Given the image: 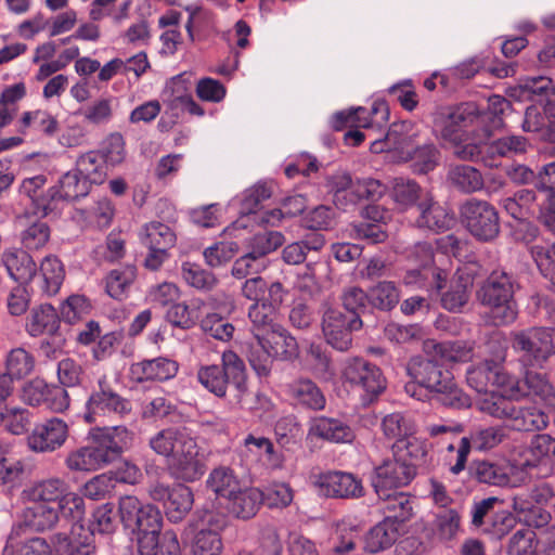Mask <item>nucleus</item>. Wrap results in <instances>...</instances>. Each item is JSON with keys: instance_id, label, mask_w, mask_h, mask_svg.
I'll use <instances>...</instances> for the list:
<instances>
[{"instance_id": "38", "label": "nucleus", "mask_w": 555, "mask_h": 555, "mask_svg": "<svg viewBox=\"0 0 555 555\" xmlns=\"http://www.w3.org/2000/svg\"><path fill=\"white\" fill-rule=\"evenodd\" d=\"M272 358L292 360L298 356V344L282 325L261 339Z\"/></svg>"}, {"instance_id": "34", "label": "nucleus", "mask_w": 555, "mask_h": 555, "mask_svg": "<svg viewBox=\"0 0 555 555\" xmlns=\"http://www.w3.org/2000/svg\"><path fill=\"white\" fill-rule=\"evenodd\" d=\"M473 272L461 271L457 279L451 283L450 288L442 295L441 305L451 312H459L468 302L473 286Z\"/></svg>"}, {"instance_id": "57", "label": "nucleus", "mask_w": 555, "mask_h": 555, "mask_svg": "<svg viewBox=\"0 0 555 555\" xmlns=\"http://www.w3.org/2000/svg\"><path fill=\"white\" fill-rule=\"evenodd\" d=\"M370 305L382 311H389L399 302V291L393 282H379L370 289Z\"/></svg>"}, {"instance_id": "11", "label": "nucleus", "mask_w": 555, "mask_h": 555, "mask_svg": "<svg viewBox=\"0 0 555 555\" xmlns=\"http://www.w3.org/2000/svg\"><path fill=\"white\" fill-rule=\"evenodd\" d=\"M132 411L131 402L116 392L105 377L98 382L86 402L83 418L87 423H94L96 416L117 415L124 417Z\"/></svg>"}, {"instance_id": "8", "label": "nucleus", "mask_w": 555, "mask_h": 555, "mask_svg": "<svg viewBox=\"0 0 555 555\" xmlns=\"http://www.w3.org/2000/svg\"><path fill=\"white\" fill-rule=\"evenodd\" d=\"M133 440V433L126 426H113L96 429L88 446L93 470H98L120 457Z\"/></svg>"}, {"instance_id": "12", "label": "nucleus", "mask_w": 555, "mask_h": 555, "mask_svg": "<svg viewBox=\"0 0 555 555\" xmlns=\"http://www.w3.org/2000/svg\"><path fill=\"white\" fill-rule=\"evenodd\" d=\"M118 511L125 528L132 532H160L163 515L151 503H143L137 496L125 495L119 499Z\"/></svg>"}, {"instance_id": "40", "label": "nucleus", "mask_w": 555, "mask_h": 555, "mask_svg": "<svg viewBox=\"0 0 555 555\" xmlns=\"http://www.w3.org/2000/svg\"><path fill=\"white\" fill-rule=\"evenodd\" d=\"M206 487L218 498L228 500L240 490L241 483L230 467L219 466L210 472L206 480Z\"/></svg>"}, {"instance_id": "46", "label": "nucleus", "mask_w": 555, "mask_h": 555, "mask_svg": "<svg viewBox=\"0 0 555 555\" xmlns=\"http://www.w3.org/2000/svg\"><path fill=\"white\" fill-rule=\"evenodd\" d=\"M67 490L68 486L63 479L49 478L30 488L27 496L29 501L51 505V503L60 501Z\"/></svg>"}, {"instance_id": "24", "label": "nucleus", "mask_w": 555, "mask_h": 555, "mask_svg": "<svg viewBox=\"0 0 555 555\" xmlns=\"http://www.w3.org/2000/svg\"><path fill=\"white\" fill-rule=\"evenodd\" d=\"M238 452L242 457H245L247 464L264 457L271 468H281L283 465L282 455L275 451L273 442L263 436L247 435Z\"/></svg>"}, {"instance_id": "51", "label": "nucleus", "mask_w": 555, "mask_h": 555, "mask_svg": "<svg viewBox=\"0 0 555 555\" xmlns=\"http://www.w3.org/2000/svg\"><path fill=\"white\" fill-rule=\"evenodd\" d=\"M102 162L106 166H118L126 159V142L121 133H109L100 144L98 150Z\"/></svg>"}, {"instance_id": "17", "label": "nucleus", "mask_w": 555, "mask_h": 555, "mask_svg": "<svg viewBox=\"0 0 555 555\" xmlns=\"http://www.w3.org/2000/svg\"><path fill=\"white\" fill-rule=\"evenodd\" d=\"M479 118L476 105L466 103L452 108L441 120L436 121V128L444 141L459 142L466 135L465 130Z\"/></svg>"}, {"instance_id": "43", "label": "nucleus", "mask_w": 555, "mask_h": 555, "mask_svg": "<svg viewBox=\"0 0 555 555\" xmlns=\"http://www.w3.org/2000/svg\"><path fill=\"white\" fill-rule=\"evenodd\" d=\"M135 276L137 269L133 266L112 270L105 279L106 293L116 300H124Z\"/></svg>"}, {"instance_id": "18", "label": "nucleus", "mask_w": 555, "mask_h": 555, "mask_svg": "<svg viewBox=\"0 0 555 555\" xmlns=\"http://www.w3.org/2000/svg\"><path fill=\"white\" fill-rule=\"evenodd\" d=\"M525 369L522 378L511 386L512 397L518 399L525 396H533L546 406L555 408V387L548 377L534 371V367Z\"/></svg>"}, {"instance_id": "27", "label": "nucleus", "mask_w": 555, "mask_h": 555, "mask_svg": "<svg viewBox=\"0 0 555 555\" xmlns=\"http://www.w3.org/2000/svg\"><path fill=\"white\" fill-rule=\"evenodd\" d=\"M2 262L15 282L26 284L33 280L37 272V264L30 253L26 249H11L2 255Z\"/></svg>"}, {"instance_id": "1", "label": "nucleus", "mask_w": 555, "mask_h": 555, "mask_svg": "<svg viewBox=\"0 0 555 555\" xmlns=\"http://www.w3.org/2000/svg\"><path fill=\"white\" fill-rule=\"evenodd\" d=\"M149 444L156 454L167 459V473L175 480L194 482L207 470V453L185 426L165 428Z\"/></svg>"}, {"instance_id": "22", "label": "nucleus", "mask_w": 555, "mask_h": 555, "mask_svg": "<svg viewBox=\"0 0 555 555\" xmlns=\"http://www.w3.org/2000/svg\"><path fill=\"white\" fill-rule=\"evenodd\" d=\"M15 220L20 227L18 240L23 249L40 251L49 244L52 231L46 221L33 219L30 211H23Z\"/></svg>"}, {"instance_id": "30", "label": "nucleus", "mask_w": 555, "mask_h": 555, "mask_svg": "<svg viewBox=\"0 0 555 555\" xmlns=\"http://www.w3.org/2000/svg\"><path fill=\"white\" fill-rule=\"evenodd\" d=\"M528 140L522 135H505L485 143L487 160L492 164V168L499 166V159L512 158L516 155L525 154L528 149Z\"/></svg>"}, {"instance_id": "59", "label": "nucleus", "mask_w": 555, "mask_h": 555, "mask_svg": "<svg viewBox=\"0 0 555 555\" xmlns=\"http://www.w3.org/2000/svg\"><path fill=\"white\" fill-rule=\"evenodd\" d=\"M62 202L61 195L59 194V186H51L47 191H42L24 211H30V216L42 219L55 212Z\"/></svg>"}, {"instance_id": "3", "label": "nucleus", "mask_w": 555, "mask_h": 555, "mask_svg": "<svg viewBox=\"0 0 555 555\" xmlns=\"http://www.w3.org/2000/svg\"><path fill=\"white\" fill-rule=\"evenodd\" d=\"M520 285L517 278L503 269L493 270L477 291V299L489 309L493 325L512 324L518 314L515 293Z\"/></svg>"}, {"instance_id": "44", "label": "nucleus", "mask_w": 555, "mask_h": 555, "mask_svg": "<svg viewBox=\"0 0 555 555\" xmlns=\"http://www.w3.org/2000/svg\"><path fill=\"white\" fill-rule=\"evenodd\" d=\"M423 189L421 185L408 178H395L392 182V198L397 205L401 208H409L413 205H418V202L425 197Z\"/></svg>"}, {"instance_id": "60", "label": "nucleus", "mask_w": 555, "mask_h": 555, "mask_svg": "<svg viewBox=\"0 0 555 555\" xmlns=\"http://www.w3.org/2000/svg\"><path fill=\"white\" fill-rule=\"evenodd\" d=\"M539 541L530 528L518 529L509 539L508 555H540Z\"/></svg>"}, {"instance_id": "50", "label": "nucleus", "mask_w": 555, "mask_h": 555, "mask_svg": "<svg viewBox=\"0 0 555 555\" xmlns=\"http://www.w3.org/2000/svg\"><path fill=\"white\" fill-rule=\"evenodd\" d=\"M181 274L188 285L203 292L211 291L217 284L216 275L195 262H183Z\"/></svg>"}, {"instance_id": "63", "label": "nucleus", "mask_w": 555, "mask_h": 555, "mask_svg": "<svg viewBox=\"0 0 555 555\" xmlns=\"http://www.w3.org/2000/svg\"><path fill=\"white\" fill-rule=\"evenodd\" d=\"M238 244L235 242H217L205 248L203 255L210 268H219L229 262L237 253Z\"/></svg>"}, {"instance_id": "52", "label": "nucleus", "mask_w": 555, "mask_h": 555, "mask_svg": "<svg viewBox=\"0 0 555 555\" xmlns=\"http://www.w3.org/2000/svg\"><path fill=\"white\" fill-rule=\"evenodd\" d=\"M436 356L449 362H467L474 356L473 344L465 340H447L434 345Z\"/></svg>"}, {"instance_id": "2", "label": "nucleus", "mask_w": 555, "mask_h": 555, "mask_svg": "<svg viewBox=\"0 0 555 555\" xmlns=\"http://www.w3.org/2000/svg\"><path fill=\"white\" fill-rule=\"evenodd\" d=\"M405 370L411 379L429 389L435 403L451 410L470 408V397L455 382L452 373L434 357H412Z\"/></svg>"}, {"instance_id": "10", "label": "nucleus", "mask_w": 555, "mask_h": 555, "mask_svg": "<svg viewBox=\"0 0 555 555\" xmlns=\"http://www.w3.org/2000/svg\"><path fill=\"white\" fill-rule=\"evenodd\" d=\"M463 223L481 242L494 240L500 233L496 209L488 202L472 198L461 208Z\"/></svg>"}, {"instance_id": "58", "label": "nucleus", "mask_w": 555, "mask_h": 555, "mask_svg": "<svg viewBox=\"0 0 555 555\" xmlns=\"http://www.w3.org/2000/svg\"><path fill=\"white\" fill-rule=\"evenodd\" d=\"M117 528L116 513L111 503L103 504L94 509L89 521V530L94 534L108 535Z\"/></svg>"}, {"instance_id": "36", "label": "nucleus", "mask_w": 555, "mask_h": 555, "mask_svg": "<svg viewBox=\"0 0 555 555\" xmlns=\"http://www.w3.org/2000/svg\"><path fill=\"white\" fill-rule=\"evenodd\" d=\"M509 426L518 431H535L546 427L548 416L534 405L517 406L513 404L508 417Z\"/></svg>"}, {"instance_id": "26", "label": "nucleus", "mask_w": 555, "mask_h": 555, "mask_svg": "<svg viewBox=\"0 0 555 555\" xmlns=\"http://www.w3.org/2000/svg\"><path fill=\"white\" fill-rule=\"evenodd\" d=\"M138 532V548L140 555H181L180 544L175 531Z\"/></svg>"}, {"instance_id": "41", "label": "nucleus", "mask_w": 555, "mask_h": 555, "mask_svg": "<svg viewBox=\"0 0 555 555\" xmlns=\"http://www.w3.org/2000/svg\"><path fill=\"white\" fill-rule=\"evenodd\" d=\"M470 475L479 482L491 486H506L509 482L508 467L491 461H475L470 466Z\"/></svg>"}, {"instance_id": "4", "label": "nucleus", "mask_w": 555, "mask_h": 555, "mask_svg": "<svg viewBox=\"0 0 555 555\" xmlns=\"http://www.w3.org/2000/svg\"><path fill=\"white\" fill-rule=\"evenodd\" d=\"M412 125L409 121L395 122L389 127L385 140L372 139L371 151L382 153L386 147L404 149L411 140L409 135ZM401 158L411 163V169L414 173L425 175L433 171L439 164L440 152L433 143H426L413 150H402Z\"/></svg>"}, {"instance_id": "21", "label": "nucleus", "mask_w": 555, "mask_h": 555, "mask_svg": "<svg viewBox=\"0 0 555 555\" xmlns=\"http://www.w3.org/2000/svg\"><path fill=\"white\" fill-rule=\"evenodd\" d=\"M291 403L301 410L319 412L325 409L326 398L315 382L308 377H299L286 386Z\"/></svg>"}, {"instance_id": "39", "label": "nucleus", "mask_w": 555, "mask_h": 555, "mask_svg": "<svg viewBox=\"0 0 555 555\" xmlns=\"http://www.w3.org/2000/svg\"><path fill=\"white\" fill-rule=\"evenodd\" d=\"M25 524L36 531H44L54 527L59 520V512L50 504L29 501L23 511Z\"/></svg>"}, {"instance_id": "31", "label": "nucleus", "mask_w": 555, "mask_h": 555, "mask_svg": "<svg viewBox=\"0 0 555 555\" xmlns=\"http://www.w3.org/2000/svg\"><path fill=\"white\" fill-rule=\"evenodd\" d=\"M60 321L61 318L53 306L40 305L30 311L26 331L33 337L43 334L55 335L60 327Z\"/></svg>"}, {"instance_id": "13", "label": "nucleus", "mask_w": 555, "mask_h": 555, "mask_svg": "<svg viewBox=\"0 0 555 555\" xmlns=\"http://www.w3.org/2000/svg\"><path fill=\"white\" fill-rule=\"evenodd\" d=\"M140 240L147 248L143 266L151 271H157L168 260L169 249L175 246L177 237L169 225L153 221L144 225Z\"/></svg>"}, {"instance_id": "5", "label": "nucleus", "mask_w": 555, "mask_h": 555, "mask_svg": "<svg viewBox=\"0 0 555 555\" xmlns=\"http://www.w3.org/2000/svg\"><path fill=\"white\" fill-rule=\"evenodd\" d=\"M196 377L206 390L219 398L225 397L229 386H233L240 393L246 390L245 363L232 350L222 352L221 365L199 366Z\"/></svg>"}, {"instance_id": "9", "label": "nucleus", "mask_w": 555, "mask_h": 555, "mask_svg": "<svg viewBox=\"0 0 555 555\" xmlns=\"http://www.w3.org/2000/svg\"><path fill=\"white\" fill-rule=\"evenodd\" d=\"M345 380L359 387L364 393V403H372L386 389V378L382 370L363 358H351L345 363L343 370Z\"/></svg>"}, {"instance_id": "53", "label": "nucleus", "mask_w": 555, "mask_h": 555, "mask_svg": "<svg viewBox=\"0 0 555 555\" xmlns=\"http://www.w3.org/2000/svg\"><path fill=\"white\" fill-rule=\"evenodd\" d=\"M55 186H59V194L63 202L75 201L89 192V182L77 170L63 175Z\"/></svg>"}, {"instance_id": "25", "label": "nucleus", "mask_w": 555, "mask_h": 555, "mask_svg": "<svg viewBox=\"0 0 555 555\" xmlns=\"http://www.w3.org/2000/svg\"><path fill=\"white\" fill-rule=\"evenodd\" d=\"M309 436L334 443H351L356 438L353 429L345 421L327 416L314 417L310 422Z\"/></svg>"}, {"instance_id": "35", "label": "nucleus", "mask_w": 555, "mask_h": 555, "mask_svg": "<svg viewBox=\"0 0 555 555\" xmlns=\"http://www.w3.org/2000/svg\"><path fill=\"white\" fill-rule=\"evenodd\" d=\"M447 179L451 185L465 194L483 190V177L480 170L469 165H453L449 167Z\"/></svg>"}, {"instance_id": "20", "label": "nucleus", "mask_w": 555, "mask_h": 555, "mask_svg": "<svg viewBox=\"0 0 555 555\" xmlns=\"http://www.w3.org/2000/svg\"><path fill=\"white\" fill-rule=\"evenodd\" d=\"M466 380L470 388L479 393L493 391L495 387H504L508 384L509 376L500 362L486 360L467 370Z\"/></svg>"}, {"instance_id": "28", "label": "nucleus", "mask_w": 555, "mask_h": 555, "mask_svg": "<svg viewBox=\"0 0 555 555\" xmlns=\"http://www.w3.org/2000/svg\"><path fill=\"white\" fill-rule=\"evenodd\" d=\"M383 500L384 520L395 522L396 527L403 529V524L413 516V498L404 492H386V495L378 496Z\"/></svg>"}, {"instance_id": "62", "label": "nucleus", "mask_w": 555, "mask_h": 555, "mask_svg": "<svg viewBox=\"0 0 555 555\" xmlns=\"http://www.w3.org/2000/svg\"><path fill=\"white\" fill-rule=\"evenodd\" d=\"M35 367L34 357L24 348L12 349L5 361V369L15 378H23L29 375Z\"/></svg>"}, {"instance_id": "15", "label": "nucleus", "mask_w": 555, "mask_h": 555, "mask_svg": "<svg viewBox=\"0 0 555 555\" xmlns=\"http://www.w3.org/2000/svg\"><path fill=\"white\" fill-rule=\"evenodd\" d=\"M68 435L67 423L60 417H51L34 426L26 437V446L34 453H53L65 444Z\"/></svg>"}, {"instance_id": "16", "label": "nucleus", "mask_w": 555, "mask_h": 555, "mask_svg": "<svg viewBox=\"0 0 555 555\" xmlns=\"http://www.w3.org/2000/svg\"><path fill=\"white\" fill-rule=\"evenodd\" d=\"M318 492L326 498L359 499L364 495L361 479L351 473L330 470L315 476L313 481Z\"/></svg>"}, {"instance_id": "23", "label": "nucleus", "mask_w": 555, "mask_h": 555, "mask_svg": "<svg viewBox=\"0 0 555 555\" xmlns=\"http://www.w3.org/2000/svg\"><path fill=\"white\" fill-rule=\"evenodd\" d=\"M178 370L179 364L177 361L165 357H158L133 363L130 366V376L138 383L149 380L164 382L173 378L177 375Z\"/></svg>"}, {"instance_id": "55", "label": "nucleus", "mask_w": 555, "mask_h": 555, "mask_svg": "<svg viewBox=\"0 0 555 555\" xmlns=\"http://www.w3.org/2000/svg\"><path fill=\"white\" fill-rule=\"evenodd\" d=\"M284 243V236L278 231H264L255 234L247 243L248 251L260 261L268 254L274 251Z\"/></svg>"}, {"instance_id": "19", "label": "nucleus", "mask_w": 555, "mask_h": 555, "mask_svg": "<svg viewBox=\"0 0 555 555\" xmlns=\"http://www.w3.org/2000/svg\"><path fill=\"white\" fill-rule=\"evenodd\" d=\"M417 209L420 214L415 219V224L420 229L441 233L450 230L455 223L454 214L435 201L427 192L425 197L418 202Z\"/></svg>"}, {"instance_id": "47", "label": "nucleus", "mask_w": 555, "mask_h": 555, "mask_svg": "<svg viewBox=\"0 0 555 555\" xmlns=\"http://www.w3.org/2000/svg\"><path fill=\"white\" fill-rule=\"evenodd\" d=\"M461 514L456 508H443L435 514L433 531L435 535L449 541L456 537L461 530Z\"/></svg>"}, {"instance_id": "32", "label": "nucleus", "mask_w": 555, "mask_h": 555, "mask_svg": "<svg viewBox=\"0 0 555 555\" xmlns=\"http://www.w3.org/2000/svg\"><path fill=\"white\" fill-rule=\"evenodd\" d=\"M401 533L402 530L395 522L383 519L364 535L363 548L373 554L385 551L395 544Z\"/></svg>"}, {"instance_id": "48", "label": "nucleus", "mask_w": 555, "mask_h": 555, "mask_svg": "<svg viewBox=\"0 0 555 555\" xmlns=\"http://www.w3.org/2000/svg\"><path fill=\"white\" fill-rule=\"evenodd\" d=\"M15 534L17 532L13 529L8 538L2 555H51L52 547L44 539L33 538L25 542H16Z\"/></svg>"}, {"instance_id": "29", "label": "nucleus", "mask_w": 555, "mask_h": 555, "mask_svg": "<svg viewBox=\"0 0 555 555\" xmlns=\"http://www.w3.org/2000/svg\"><path fill=\"white\" fill-rule=\"evenodd\" d=\"M262 503V491L257 488L240 487V490L227 500V509L234 517L247 520L257 514Z\"/></svg>"}, {"instance_id": "61", "label": "nucleus", "mask_w": 555, "mask_h": 555, "mask_svg": "<svg viewBox=\"0 0 555 555\" xmlns=\"http://www.w3.org/2000/svg\"><path fill=\"white\" fill-rule=\"evenodd\" d=\"M395 455L404 462L414 463L415 467L417 463L424 460L427 454L426 447L423 441L418 440L412 435L396 441L393 444Z\"/></svg>"}, {"instance_id": "54", "label": "nucleus", "mask_w": 555, "mask_h": 555, "mask_svg": "<svg viewBox=\"0 0 555 555\" xmlns=\"http://www.w3.org/2000/svg\"><path fill=\"white\" fill-rule=\"evenodd\" d=\"M51 547L55 555H93L95 547L79 539H72L66 533H54Z\"/></svg>"}, {"instance_id": "14", "label": "nucleus", "mask_w": 555, "mask_h": 555, "mask_svg": "<svg viewBox=\"0 0 555 555\" xmlns=\"http://www.w3.org/2000/svg\"><path fill=\"white\" fill-rule=\"evenodd\" d=\"M415 476V464L401 461L395 455L374 468L371 482L376 494L384 496L392 489L408 486Z\"/></svg>"}, {"instance_id": "64", "label": "nucleus", "mask_w": 555, "mask_h": 555, "mask_svg": "<svg viewBox=\"0 0 555 555\" xmlns=\"http://www.w3.org/2000/svg\"><path fill=\"white\" fill-rule=\"evenodd\" d=\"M222 541L218 532L212 530H199L194 538L193 555H221Z\"/></svg>"}, {"instance_id": "45", "label": "nucleus", "mask_w": 555, "mask_h": 555, "mask_svg": "<svg viewBox=\"0 0 555 555\" xmlns=\"http://www.w3.org/2000/svg\"><path fill=\"white\" fill-rule=\"evenodd\" d=\"M513 508L528 528H543L551 521V514L542 506L531 504L526 498L514 496Z\"/></svg>"}, {"instance_id": "37", "label": "nucleus", "mask_w": 555, "mask_h": 555, "mask_svg": "<svg viewBox=\"0 0 555 555\" xmlns=\"http://www.w3.org/2000/svg\"><path fill=\"white\" fill-rule=\"evenodd\" d=\"M193 504L192 489L183 483H176L172 486L170 498L165 502V514L169 521L180 522L190 513Z\"/></svg>"}, {"instance_id": "33", "label": "nucleus", "mask_w": 555, "mask_h": 555, "mask_svg": "<svg viewBox=\"0 0 555 555\" xmlns=\"http://www.w3.org/2000/svg\"><path fill=\"white\" fill-rule=\"evenodd\" d=\"M248 319L255 339H262L281 326L278 322V310L262 302L253 304L249 307Z\"/></svg>"}, {"instance_id": "7", "label": "nucleus", "mask_w": 555, "mask_h": 555, "mask_svg": "<svg viewBox=\"0 0 555 555\" xmlns=\"http://www.w3.org/2000/svg\"><path fill=\"white\" fill-rule=\"evenodd\" d=\"M363 327L360 315L345 313L339 307L327 302L322 305L321 330L324 340L333 349L346 352L353 344V333Z\"/></svg>"}, {"instance_id": "49", "label": "nucleus", "mask_w": 555, "mask_h": 555, "mask_svg": "<svg viewBox=\"0 0 555 555\" xmlns=\"http://www.w3.org/2000/svg\"><path fill=\"white\" fill-rule=\"evenodd\" d=\"M76 170L89 183L100 184L106 177L105 164L98 151H89L78 157Z\"/></svg>"}, {"instance_id": "42", "label": "nucleus", "mask_w": 555, "mask_h": 555, "mask_svg": "<svg viewBox=\"0 0 555 555\" xmlns=\"http://www.w3.org/2000/svg\"><path fill=\"white\" fill-rule=\"evenodd\" d=\"M39 269L43 278L42 292L47 296L56 295L65 278L62 261L54 255H48L42 259Z\"/></svg>"}, {"instance_id": "6", "label": "nucleus", "mask_w": 555, "mask_h": 555, "mask_svg": "<svg viewBox=\"0 0 555 555\" xmlns=\"http://www.w3.org/2000/svg\"><path fill=\"white\" fill-rule=\"evenodd\" d=\"M512 347L522 367L542 369L555 354V328L530 327L513 334Z\"/></svg>"}, {"instance_id": "56", "label": "nucleus", "mask_w": 555, "mask_h": 555, "mask_svg": "<svg viewBox=\"0 0 555 555\" xmlns=\"http://www.w3.org/2000/svg\"><path fill=\"white\" fill-rule=\"evenodd\" d=\"M192 95L190 81L183 75L171 78L163 91V101L171 109L179 108Z\"/></svg>"}]
</instances>
